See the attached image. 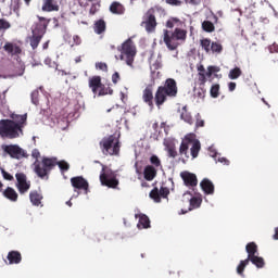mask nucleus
I'll use <instances>...</instances> for the list:
<instances>
[{
    "label": "nucleus",
    "mask_w": 278,
    "mask_h": 278,
    "mask_svg": "<svg viewBox=\"0 0 278 278\" xmlns=\"http://www.w3.org/2000/svg\"><path fill=\"white\" fill-rule=\"evenodd\" d=\"M10 118L0 121V136L14 140V138L23 136V129L27 127V113L23 115L13 113Z\"/></svg>",
    "instance_id": "1"
},
{
    "label": "nucleus",
    "mask_w": 278,
    "mask_h": 278,
    "mask_svg": "<svg viewBox=\"0 0 278 278\" xmlns=\"http://www.w3.org/2000/svg\"><path fill=\"white\" fill-rule=\"evenodd\" d=\"M179 89L177 88V80L167 78L162 86H159L154 93V103L159 110L164 105L165 101L175 99Z\"/></svg>",
    "instance_id": "2"
},
{
    "label": "nucleus",
    "mask_w": 278,
    "mask_h": 278,
    "mask_svg": "<svg viewBox=\"0 0 278 278\" xmlns=\"http://www.w3.org/2000/svg\"><path fill=\"white\" fill-rule=\"evenodd\" d=\"M190 149L191 157L195 160L199 157V152L201 151V141L197 139L193 134L185 136L179 147V155L190 160V154L188 153Z\"/></svg>",
    "instance_id": "3"
},
{
    "label": "nucleus",
    "mask_w": 278,
    "mask_h": 278,
    "mask_svg": "<svg viewBox=\"0 0 278 278\" xmlns=\"http://www.w3.org/2000/svg\"><path fill=\"white\" fill-rule=\"evenodd\" d=\"M186 38H188V31L186 29L175 28L174 31L165 29L163 42L169 51H176L179 47V40L184 42L186 41Z\"/></svg>",
    "instance_id": "4"
},
{
    "label": "nucleus",
    "mask_w": 278,
    "mask_h": 278,
    "mask_svg": "<svg viewBox=\"0 0 278 278\" xmlns=\"http://www.w3.org/2000/svg\"><path fill=\"white\" fill-rule=\"evenodd\" d=\"M55 157L43 156L41 161L36 160L34 162V173L40 179H49V175L55 168Z\"/></svg>",
    "instance_id": "5"
},
{
    "label": "nucleus",
    "mask_w": 278,
    "mask_h": 278,
    "mask_svg": "<svg viewBox=\"0 0 278 278\" xmlns=\"http://www.w3.org/2000/svg\"><path fill=\"white\" fill-rule=\"evenodd\" d=\"M100 149L103 155H118L121 153V141L114 135L104 137L100 141Z\"/></svg>",
    "instance_id": "6"
},
{
    "label": "nucleus",
    "mask_w": 278,
    "mask_h": 278,
    "mask_svg": "<svg viewBox=\"0 0 278 278\" xmlns=\"http://www.w3.org/2000/svg\"><path fill=\"white\" fill-rule=\"evenodd\" d=\"M117 51L121 53L119 60L126 62L127 66H134V60L137 53L134 40L127 39L117 48Z\"/></svg>",
    "instance_id": "7"
},
{
    "label": "nucleus",
    "mask_w": 278,
    "mask_h": 278,
    "mask_svg": "<svg viewBox=\"0 0 278 278\" xmlns=\"http://www.w3.org/2000/svg\"><path fill=\"white\" fill-rule=\"evenodd\" d=\"M162 12V9L159 7H153L149 9L146 14L143 15V21L141 22V27H144L146 31L148 34L155 33V29L157 27V20L155 16Z\"/></svg>",
    "instance_id": "8"
},
{
    "label": "nucleus",
    "mask_w": 278,
    "mask_h": 278,
    "mask_svg": "<svg viewBox=\"0 0 278 278\" xmlns=\"http://www.w3.org/2000/svg\"><path fill=\"white\" fill-rule=\"evenodd\" d=\"M100 182L101 186H105L106 188H111L113 190H116L118 188V184H121V181L116 177V172L108 168V166L105 165H102V170L100 173Z\"/></svg>",
    "instance_id": "9"
},
{
    "label": "nucleus",
    "mask_w": 278,
    "mask_h": 278,
    "mask_svg": "<svg viewBox=\"0 0 278 278\" xmlns=\"http://www.w3.org/2000/svg\"><path fill=\"white\" fill-rule=\"evenodd\" d=\"M47 22H39L35 25V27L31 30V36L29 37V45L33 50L38 49V45H40V41L47 34V27H48Z\"/></svg>",
    "instance_id": "10"
},
{
    "label": "nucleus",
    "mask_w": 278,
    "mask_h": 278,
    "mask_svg": "<svg viewBox=\"0 0 278 278\" xmlns=\"http://www.w3.org/2000/svg\"><path fill=\"white\" fill-rule=\"evenodd\" d=\"M1 149L5 155H10L13 160H23V157H29L27 152L18 144H2Z\"/></svg>",
    "instance_id": "11"
},
{
    "label": "nucleus",
    "mask_w": 278,
    "mask_h": 278,
    "mask_svg": "<svg viewBox=\"0 0 278 278\" xmlns=\"http://www.w3.org/2000/svg\"><path fill=\"white\" fill-rule=\"evenodd\" d=\"M16 188L20 192V194H26V192H29V188H31V181L27 180V175L25 173H16Z\"/></svg>",
    "instance_id": "12"
},
{
    "label": "nucleus",
    "mask_w": 278,
    "mask_h": 278,
    "mask_svg": "<svg viewBox=\"0 0 278 278\" xmlns=\"http://www.w3.org/2000/svg\"><path fill=\"white\" fill-rule=\"evenodd\" d=\"M180 177L184 181V185L187 188H191V190L194 192V188L199 186V179L197 178V174H192L190 172H181Z\"/></svg>",
    "instance_id": "13"
},
{
    "label": "nucleus",
    "mask_w": 278,
    "mask_h": 278,
    "mask_svg": "<svg viewBox=\"0 0 278 278\" xmlns=\"http://www.w3.org/2000/svg\"><path fill=\"white\" fill-rule=\"evenodd\" d=\"M71 184L76 190H84L85 194H88L90 185L83 176L71 178Z\"/></svg>",
    "instance_id": "14"
},
{
    "label": "nucleus",
    "mask_w": 278,
    "mask_h": 278,
    "mask_svg": "<svg viewBox=\"0 0 278 278\" xmlns=\"http://www.w3.org/2000/svg\"><path fill=\"white\" fill-rule=\"evenodd\" d=\"M3 51L8 53V55H11L14 58V55H21L23 53V49H21V46L14 42L7 41L3 46Z\"/></svg>",
    "instance_id": "15"
},
{
    "label": "nucleus",
    "mask_w": 278,
    "mask_h": 278,
    "mask_svg": "<svg viewBox=\"0 0 278 278\" xmlns=\"http://www.w3.org/2000/svg\"><path fill=\"white\" fill-rule=\"evenodd\" d=\"M143 103L149 105L150 110H153L155 105L153 104V85H148L142 93Z\"/></svg>",
    "instance_id": "16"
},
{
    "label": "nucleus",
    "mask_w": 278,
    "mask_h": 278,
    "mask_svg": "<svg viewBox=\"0 0 278 278\" xmlns=\"http://www.w3.org/2000/svg\"><path fill=\"white\" fill-rule=\"evenodd\" d=\"M88 86L94 97H97L100 88L103 86V83L101 81V76H91L88 79Z\"/></svg>",
    "instance_id": "17"
},
{
    "label": "nucleus",
    "mask_w": 278,
    "mask_h": 278,
    "mask_svg": "<svg viewBox=\"0 0 278 278\" xmlns=\"http://www.w3.org/2000/svg\"><path fill=\"white\" fill-rule=\"evenodd\" d=\"M143 177L146 181H153L157 177V169L153 165L146 166Z\"/></svg>",
    "instance_id": "18"
},
{
    "label": "nucleus",
    "mask_w": 278,
    "mask_h": 278,
    "mask_svg": "<svg viewBox=\"0 0 278 278\" xmlns=\"http://www.w3.org/2000/svg\"><path fill=\"white\" fill-rule=\"evenodd\" d=\"M42 193L38 190H33L29 192V201L35 207H39V205H42Z\"/></svg>",
    "instance_id": "19"
},
{
    "label": "nucleus",
    "mask_w": 278,
    "mask_h": 278,
    "mask_svg": "<svg viewBox=\"0 0 278 278\" xmlns=\"http://www.w3.org/2000/svg\"><path fill=\"white\" fill-rule=\"evenodd\" d=\"M42 11L43 12H59L60 5H58V2L55 0H43Z\"/></svg>",
    "instance_id": "20"
},
{
    "label": "nucleus",
    "mask_w": 278,
    "mask_h": 278,
    "mask_svg": "<svg viewBox=\"0 0 278 278\" xmlns=\"http://www.w3.org/2000/svg\"><path fill=\"white\" fill-rule=\"evenodd\" d=\"M135 218H139V223L137 225L139 229L140 227H142V229H149L151 227V219H149V216L140 213V214H136Z\"/></svg>",
    "instance_id": "21"
},
{
    "label": "nucleus",
    "mask_w": 278,
    "mask_h": 278,
    "mask_svg": "<svg viewBox=\"0 0 278 278\" xmlns=\"http://www.w3.org/2000/svg\"><path fill=\"white\" fill-rule=\"evenodd\" d=\"M200 188H202L204 194H214V182L207 178L200 182Z\"/></svg>",
    "instance_id": "22"
},
{
    "label": "nucleus",
    "mask_w": 278,
    "mask_h": 278,
    "mask_svg": "<svg viewBox=\"0 0 278 278\" xmlns=\"http://www.w3.org/2000/svg\"><path fill=\"white\" fill-rule=\"evenodd\" d=\"M2 194L5 199L12 201L13 203H16V201H18V193L12 187H8L4 191H2Z\"/></svg>",
    "instance_id": "23"
},
{
    "label": "nucleus",
    "mask_w": 278,
    "mask_h": 278,
    "mask_svg": "<svg viewBox=\"0 0 278 278\" xmlns=\"http://www.w3.org/2000/svg\"><path fill=\"white\" fill-rule=\"evenodd\" d=\"M7 260L9 261V264H21V262H23V256L18 251H11L8 253Z\"/></svg>",
    "instance_id": "24"
},
{
    "label": "nucleus",
    "mask_w": 278,
    "mask_h": 278,
    "mask_svg": "<svg viewBox=\"0 0 278 278\" xmlns=\"http://www.w3.org/2000/svg\"><path fill=\"white\" fill-rule=\"evenodd\" d=\"M110 12L112 14H117V15L125 14V7L121 2L115 1L111 3Z\"/></svg>",
    "instance_id": "25"
},
{
    "label": "nucleus",
    "mask_w": 278,
    "mask_h": 278,
    "mask_svg": "<svg viewBox=\"0 0 278 278\" xmlns=\"http://www.w3.org/2000/svg\"><path fill=\"white\" fill-rule=\"evenodd\" d=\"M201 203H203V199L201 197H192L189 200V212L201 207Z\"/></svg>",
    "instance_id": "26"
},
{
    "label": "nucleus",
    "mask_w": 278,
    "mask_h": 278,
    "mask_svg": "<svg viewBox=\"0 0 278 278\" xmlns=\"http://www.w3.org/2000/svg\"><path fill=\"white\" fill-rule=\"evenodd\" d=\"M245 251L248 253V260L257 255V244L255 242H250L245 245Z\"/></svg>",
    "instance_id": "27"
},
{
    "label": "nucleus",
    "mask_w": 278,
    "mask_h": 278,
    "mask_svg": "<svg viewBox=\"0 0 278 278\" xmlns=\"http://www.w3.org/2000/svg\"><path fill=\"white\" fill-rule=\"evenodd\" d=\"M108 94H114V89H112L110 85L105 86L102 84L101 88L98 89V93L96 96L105 97Z\"/></svg>",
    "instance_id": "28"
},
{
    "label": "nucleus",
    "mask_w": 278,
    "mask_h": 278,
    "mask_svg": "<svg viewBox=\"0 0 278 278\" xmlns=\"http://www.w3.org/2000/svg\"><path fill=\"white\" fill-rule=\"evenodd\" d=\"M180 118H181V121H185V123H188V125H192V123H193L192 115L190 114V112H188V106L182 108Z\"/></svg>",
    "instance_id": "29"
},
{
    "label": "nucleus",
    "mask_w": 278,
    "mask_h": 278,
    "mask_svg": "<svg viewBox=\"0 0 278 278\" xmlns=\"http://www.w3.org/2000/svg\"><path fill=\"white\" fill-rule=\"evenodd\" d=\"M248 262L253 263L254 266H256V268H264V265H265L264 258H262L261 256H257V254L248 258Z\"/></svg>",
    "instance_id": "30"
},
{
    "label": "nucleus",
    "mask_w": 278,
    "mask_h": 278,
    "mask_svg": "<svg viewBox=\"0 0 278 278\" xmlns=\"http://www.w3.org/2000/svg\"><path fill=\"white\" fill-rule=\"evenodd\" d=\"M200 47H202V49H203V51H205V53H211L212 39H210V38L201 39Z\"/></svg>",
    "instance_id": "31"
},
{
    "label": "nucleus",
    "mask_w": 278,
    "mask_h": 278,
    "mask_svg": "<svg viewBox=\"0 0 278 278\" xmlns=\"http://www.w3.org/2000/svg\"><path fill=\"white\" fill-rule=\"evenodd\" d=\"M105 21L103 20H99L94 23L93 29L96 31V34H103V31H105Z\"/></svg>",
    "instance_id": "32"
},
{
    "label": "nucleus",
    "mask_w": 278,
    "mask_h": 278,
    "mask_svg": "<svg viewBox=\"0 0 278 278\" xmlns=\"http://www.w3.org/2000/svg\"><path fill=\"white\" fill-rule=\"evenodd\" d=\"M211 53H215L216 55H220L223 53V45L217 41H213L211 43Z\"/></svg>",
    "instance_id": "33"
},
{
    "label": "nucleus",
    "mask_w": 278,
    "mask_h": 278,
    "mask_svg": "<svg viewBox=\"0 0 278 278\" xmlns=\"http://www.w3.org/2000/svg\"><path fill=\"white\" fill-rule=\"evenodd\" d=\"M202 29L207 34H212L216 30V27L214 26V23H212L211 21H204L202 22Z\"/></svg>",
    "instance_id": "34"
},
{
    "label": "nucleus",
    "mask_w": 278,
    "mask_h": 278,
    "mask_svg": "<svg viewBox=\"0 0 278 278\" xmlns=\"http://www.w3.org/2000/svg\"><path fill=\"white\" fill-rule=\"evenodd\" d=\"M55 166H59L61 173H66L70 170L71 165L66 161H58V157H55Z\"/></svg>",
    "instance_id": "35"
},
{
    "label": "nucleus",
    "mask_w": 278,
    "mask_h": 278,
    "mask_svg": "<svg viewBox=\"0 0 278 278\" xmlns=\"http://www.w3.org/2000/svg\"><path fill=\"white\" fill-rule=\"evenodd\" d=\"M150 199L154 200V203H161L162 202V198L160 195V189H157V187H155L154 189H152L150 191Z\"/></svg>",
    "instance_id": "36"
},
{
    "label": "nucleus",
    "mask_w": 278,
    "mask_h": 278,
    "mask_svg": "<svg viewBox=\"0 0 278 278\" xmlns=\"http://www.w3.org/2000/svg\"><path fill=\"white\" fill-rule=\"evenodd\" d=\"M247 266H249V260L245 258L244 261H241L240 264L237 267V273L238 275H240L241 277H244V269L247 268Z\"/></svg>",
    "instance_id": "37"
},
{
    "label": "nucleus",
    "mask_w": 278,
    "mask_h": 278,
    "mask_svg": "<svg viewBox=\"0 0 278 278\" xmlns=\"http://www.w3.org/2000/svg\"><path fill=\"white\" fill-rule=\"evenodd\" d=\"M210 92H211V97H212L213 99H218V97H219V94H220V85H218V84L213 85V86L211 87Z\"/></svg>",
    "instance_id": "38"
},
{
    "label": "nucleus",
    "mask_w": 278,
    "mask_h": 278,
    "mask_svg": "<svg viewBox=\"0 0 278 278\" xmlns=\"http://www.w3.org/2000/svg\"><path fill=\"white\" fill-rule=\"evenodd\" d=\"M242 75V70H240V67H235L232 70H230L229 72V79H238V77H240Z\"/></svg>",
    "instance_id": "39"
},
{
    "label": "nucleus",
    "mask_w": 278,
    "mask_h": 278,
    "mask_svg": "<svg viewBox=\"0 0 278 278\" xmlns=\"http://www.w3.org/2000/svg\"><path fill=\"white\" fill-rule=\"evenodd\" d=\"M205 86H200L198 89H194V94L198 99H205Z\"/></svg>",
    "instance_id": "40"
},
{
    "label": "nucleus",
    "mask_w": 278,
    "mask_h": 278,
    "mask_svg": "<svg viewBox=\"0 0 278 278\" xmlns=\"http://www.w3.org/2000/svg\"><path fill=\"white\" fill-rule=\"evenodd\" d=\"M150 163L154 168H160V166H162V161H160V157L155 154L150 157Z\"/></svg>",
    "instance_id": "41"
},
{
    "label": "nucleus",
    "mask_w": 278,
    "mask_h": 278,
    "mask_svg": "<svg viewBox=\"0 0 278 278\" xmlns=\"http://www.w3.org/2000/svg\"><path fill=\"white\" fill-rule=\"evenodd\" d=\"M159 194L162 199H167L170 194V189H168L167 187H161V189L159 190Z\"/></svg>",
    "instance_id": "42"
},
{
    "label": "nucleus",
    "mask_w": 278,
    "mask_h": 278,
    "mask_svg": "<svg viewBox=\"0 0 278 278\" xmlns=\"http://www.w3.org/2000/svg\"><path fill=\"white\" fill-rule=\"evenodd\" d=\"M10 27H12V24H10V22H8L5 18H0V31L10 29Z\"/></svg>",
    "instance_id": "43"
},
{
    "label": "nucleus",
    "mask_w": 278,
    "mask_h": 278,
    "mask_svg": "<svg viewBox=\"0 0 278 278\" xmlns=\"http://www.w3.org/2000/svg\"><path fill=\"white\" fill-rule=\"evenodd\" d=\"M177 23H181V21H179V18H177V17H172L170 20H168L166 22V27H168V29H173V27H175V25H177Z\"/></svg>",
    "instance_id": "44"
},
{
    "label": "nucleus",
    "mask_w": 278,
    "mask_h": 278,
    "mask_svg": "<svg viewBox=\"0 0 278 278\" xmlns=\"http://www.w3.org/2000/svg\"><path fill=\"white\" fill-rule=\"evenodd\" d=\"M195 127H197V128H199V127H205V121H203V119L201 118V114H200V113H198V114L195 115Z\"/></svg>",
    "instance_id": "45"
},
{
    "label": "nucleus",
    "mask_w": 278,
    "mask_h": 278,
    "mask_svg": "<svg viewBox=\"0 0 278 278\" xmlns=\"http://www.w3.org/2000/svg\"><path fill=\"white\" fill-rule=\"evenodd\" d=\"M198 81L200 86H205V84H207V78L205 77V73H198Z\"/></svg>",
    "instance_id": "46"
},
{
    "label": "nucleus",
    "mask_w": 278,
    "mask_h": 278,
    "mask_svg": "<svg viewBox=\"0 0 278 278\" xmlns=\"http://www.w3.org/2000/svg\"><path fill=\"white\" fill-rule=\"evenodd\" d=\"M11 8L15 14H18V10H21V0H14Z\"/></svg>",
    "instance_id": "47"
},
{
    "label": "nucleus",
    "mask_w": 278,
    "mask_h": 278,
    "mask_svg": "<svg viewBox=\"0 0 278 278\" xmlns=\"http://www.w3.org/2000/svg\"><path fill=\"white\" fill-rule=\"evenodd\" d=\"M2 173V177L3 179H5L7 181H14V176H12V174L8 173L5 169H1Z\"/></svg>",
    "instance_id": "48"
},
{
    "label": "nucleus",
    "mask_w": 278,
    "mask_h": 278,
    "mask_svg": "<svg viewBox=\"0 0 278 278\" xmlns=\"http://www.w3.org/2000/svg\"><path fill=\"white\" fill-rule=\"evenodd\" d=\"M167 153L169 157H176L177 156V150L175 149V146H168L167 147Z\"/></svg>",
    "instance_id": "49"
},
{
    "label": "nucleus",
    "mask_w": 278,
    "mask_h": 278,
    "mask_svg": "<svg viewBox=\"0 0 278 278\" xmlns=\"http://www.w3.org/2000/svg\"><path fill=\"white\" fill-rule=\"evenodd\" d=\"M40 92L38 90H34L30 94L31 97V101L34 103V105H38V97H39Z\"/></svg>",
    "instance_id": "50"
},
{
    "label": "nucleus",
    "mask_w": 278,
    "mask_h": 278,
    "mask_svg": "<svg viewBox=\"0 0 278 278\" xmlns=\"http://www.w3.org/2000/svg\"><path fill=\"white\" fill-rule=\"evenodd\" d=\"M79 45H81V37H79V35H74L72 47H79Z\"/></svg>",
    "instance_id": "51"
},
{
    "label": "nucleus",
    "mask_w": 278,
    "mask_h": 278,
    "mask_svg": "<svg viewBox=\"0 0 278 278\" xmlns=\"http://www.w3.org/2000/svg\"><path fill=\"white\" fill-rule=\"evenodd\" d=\"M96 68H99V71H103L104 73H108V64L103 62H99L96 64Z\"/></svg>",
    "instance_id": "52"
},
{
    "label": "nucleus",
    "mask_w": 278,
    "mask_h": 278,
    "mask_svg": "<svg viewBox=\"0 0 278 278\" xmlns=\"http://www.w3.org/2000/svg\"><path fill=\"white\" fill-rule=\"evenodd\" d=\"M207 71H208L212 75H214V73H219V72H220V67L214 66V65H210V66L207 67Z\"/></svg>",
    "instance_id": "53"
},
{
    "label": "nucleus",
    "mask_w": 278,
    "mask_h": 278,
    "mask_svg": "<svg viewBox=\"0 0 278 278\" xmlns=\"http://www.w3.org/2000/svg\"><path fill=\"white\" fill-rule=\"evenodd\" d=\"M216 162H220V164H224L225 166H229V161L227 160V157L224 156H219L218 159H215Z\"/></svg>",
    "instance_id": "54"
},
{
    "label": "nucleus",
    "mask_w": 278,
    "mask_h": 278,
    "mask_svg": "<svg viewBox=\"0 0 278 278\" xmlns=\"http://www.w3.org/2000/svg\"><path fill=\"white\" fill-rule=\"evenodd\" d=\"M119 80H121V74H118V72H115L112 75V81H113V84H118Z\"/></svg>",
    "instance_id": "55"
},
{
    "label": "nucleus",
    "mask_w": 278,
    "mask_h": 278,
    "mask_svg": "<svg viewBox=\"0 0 278 278\" xmlns=\"http://www.w3.org/2000/svg\"><path fill=\"white\" fill-rule=\"evenodd\" d=\"M169 5H181V0H166Z\"/></svg>",
    "instance_id": "56"
},
{
    "label": "nucleus",
    "mask_w": 278,
    "mask_h": 278,
    "mask_svg": "<svg viewBox=\"0 0 278 278\" xmlns=\"http://www.w3.org/2000/svg\"><path fill=\"white\" fill-rule=\"evenodd\" d=\"M31 157L38 160V157H40V151L38 149H34L31 152Z\"/></svg>",
    "instance_id": "57"
},
{
    "label": "nucleus",
    "mask_w": 278,
    "mask_h": 278,
    "mask_svg": "<svg viewBox=\"0 0 278 278\" xmlns=\"http://www.w3.org/2000/svg\"><path fill=\"white\" fill-rule=\"evenodd\" d=\"M5 104V93H0V105Z\"/></svg>",
    "instance_id": "58"
},
{
    "label": "nucleus",
    "mask_w": 278,
    "mask_h": 278,
    "mask_svg": "<svg viewBox=\"0 0 278 278\" xmlns=\"http://www.w3.org/2000/svg\"><path fill=\"white\" fill-rule=\"evenodd\" d=\"M228 88H229L230 92H233V90H236V83H229Z\"/></svg>",
    "instance_id": "59"
},
{
    "label": "nucleus",
    "mask_w": 278,
    "mask_h": 278,
    "mask_svg": "<svg viewBox=\"0 0 278 278\" xmlns=\"http://www.w3.org/2000/svg\"><path fill=\"white\" fill-rule=\"evenodd\" d=\"M25 74V67L21 66L20 72L16 74V77H23V75Z\"/></svg>",
    "instance_id": "60"
},
{
    "label": "nucleus",
    "mask_w": 278,
    "mask_h": 278,
    "mask_svg": "<svg viewBox=\"0 0 278 278\" xmlns=\"http://www.w3.org/2000/svg\"><path fill=\"white\" fill-rule=\"evenodd\" d=\"M189 3H191V5H199V3H201V0H189Z\"/></svg>",
    "instance_id": "61"
},
{
    "label": "nucleus",
    "mask_w": 278,
    "mask_h": 278,
    "mask_svg": "<svg viewBox=\"0 0 278 278\" xmlns=\"http://www.w3.org/2000/svg\"><path fill=\"white\" fill-rule=\"evenodd\" d=\"M198 73H205V66L199 65L198 66Z\"/></svg>",
    "instance_id": "62"
},
{
    "label": "nucleus",
    "mask_w": 278,
    "mask_h": 278,
    "mask_svg": "<svg viewBox=\"0 0 278 278\" xmlns=\"http://www.w3.org/2000/svg\"><path fill=\"white\" fill-rule=\"evenodd\" d=\"M89 13L90 14H97V7L92 5Z\"/></svg>",
    "instance_id": "63"
},
{
    "label": "nucleus",
    "mask_w": 278,
    "mask_h": 278,
    "mask_svg": "<svg viewBox=\"0 0 278 278\" xmlns=\"http://www.w3.org/2000/svg\"><path fill=\"white\" fill-rule=\"evenodd\" d=\"M274 240H278V227L275 228Z\"/></svg>",
    "instance_id": "64"
}]
</instances>
